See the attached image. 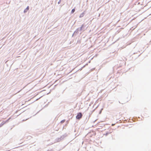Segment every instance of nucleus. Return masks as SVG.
Listing matches in <instances>:
<instances>
[{
	"label": "nucleus",
	"mask_w": 151,
	"mask_h": 151,
	"mask_svg": "<svg viewBox=\"0 0 151 151\" xmlns=\"http://www.w3.org/2000/svg\"><path fill=\"white\" fill-rule=\"evenodd\" d=\"M82 116L83 115L81 113L79 112L77 114L76 116V119L78 120H80L82 118Z\"/></svg>",
	"instance_id": "f257e3e1"
},
{
	"label": "nucleus",
	"mask_w": 151,
	"mask_h": 151,
	"mask_svg": "<svg viewBox=\"0 0 151 151\" xmlns=\"http://www.w3.org/2000/svg\"><path fill=\"white\" fill-rule=\"evenodd\" d=\"M67 136V134H65L64 135L61 136L60 138H58L56 139V140L57 142H60L63 139V138Z\"/></svg>",
	"instance_id": "f03ea898"
},
{
	"label": "nucleus",
	"mask_w": 151,
	"mask_h": 151,
	"mask_svg": "<svg viewBox=\"0 0 151 151\" xmlns=\"http://www.w3.org/2000/svg\"><path fill=\"white\" fill-rule=\"evenodd\" d=\"M79 29H77L73 34L72 36H73L74 35L76 36L78 35L79 33Z\"/></svg>",
	"instance_id": "7ed1b4c3"
},
{
	"label": "nucleus",
	"mask_w": 151,
	"mask_h": 151,
	"mask_svg": "<svg viewBox=\"0 0 151 151\" xmlns=\"http://www.w3.org/2000/svg\"><path fill=\"white\" fill-rule=\"evenodd\" d=\"M84 24H82L81 27L78 28V29H79V31L81 32L84 29Z\"/></svg>",
	"instance_id": "20e7f679"
},
{
	"label": "nucleus",
	"mask_w": 151,
	"mask_h": 151,
	"mask_svg": "<svg viewBox=\"0 0 151 151\" xmlns=\"http://www.w3.org/2000/svg\"><path fill=\"white\" fill-rule=\"evenodd\" d=\"M29 9V6H28L24 10V13L27 12V11Z\"/></svg>",
	"instance_id": "39448f33"
},
{
	"label": "nucleus",
	"mask_w": 151,
	"mask_h": 151,
	"mask_svg": "<svg viewBox=\"0 0 151 151\" xmlns=\"http://www.w3.org/2000/svg\"><path fill=\"white\" fill-rule=\"evenodd\" d=\"M85 12H83L82 13H81L79 16L80 18H81L83 17L84 14H85Z\"/></svg>",
	"instance_id": "423d86ee"
},
{
	"label": "nucleus",
	"mask_w": 151,
	"mask_h": 151,
	"mask_svg": "<svg viewBox=\"0 0 151 151\" xmlns=\"http://www.w3.org/2000/svg\"><path fill=\"white\" fill-rule=\"evenodd\" d=\"M5 124V122H2V123L0 124V127H2Z\"/></svg>",
	"instance_id": "0eeeda50"
},
{
	"label": "nucleus",
	"mask_w": 151,
	"mask_h": 151,
	"mask_svg": "<svg viewBox=\"0 0 151 151\" xmlns=\"http://www.w3.org/2000/svg\"><path fill=\"white\" fill-rule=\"evenodd\" d=\"M75 9L74 8V9H73L72 10H71V14H73V13H74V12H75Z\"/></svg>",
	"instance_id": "6e6552de"
},
{
	"label": "nucleus",
	"mask_w": 151,
	"mask_h": 151,
	"mask_svg": "<svg viewBox=\"0 0 151 151\" xmlns=\"http://www.w3.org/2000/svg\"><path fill=\"white\" fill-rule=\"evenodd\" d=\"M11 118H9L5 122H5V123L6 122H8L9 120Z\"/></svg>",
	"instance_id": "1a4fd4ad"
},
{
	"label": "nucleus",
	"mask_w": 151,
	"mask_h": 151,
	"mask_svg": "<svg viewBox=\"0 0 151 151\" xmlns=\"http://www.w3.org/2000/svg\"><path fill=\"white\" fill-rule=\"evenodd\" d=\"M65 121V119H64V120H62L60 122L61 123H63Z\"/></svg>",
	"instance_id": "9d476101"
},
{
	"label": "nucleus",
	"mask_w": 151,
	"mask_h": 151,
	"mask_svg": "<svg viewBox=\"0 0 151 151\" xmlns=\"http://www.w3.org/2000/svg\"><path fill=\"white\" fill-rule=\"evenodd\" d=\"M61 0H59V1L58 2V4H59L61 2Z\"/></svg>",
	"instance_id": "9b49d317"
},
{
	"label": "nucleus",
	"mask_w": 151,
	"mask_h": 151,
	"mask_svg": "<svg viewBox=\"0 0 151 151\" xmlns=\"http://www.w3.org/2000/svg\"><path fill=\"white\" fill-rule=\"evenodd\" d=\"M109 134V133L108 132H107V133H106L105 134V135L106 136H107V135L108 134Z\"/></svg>",
	"instance_id": "f8f14e48"
},
{
	"label": "nucleus",
	"mask_w": 151,
	"mask_h": 151,
	"mask_svg": "<svg viewBox=\"0 0 151 151\" xmlns=\"http://www.w3.org/2000/svg\"><path fill=\"white\" fill-rule=\"evenodd\" d=\"M102 109H101V110L100 111V112H99V114H101V110H102Z\"/></svg>",
	"instance_id": "ddd939ff"
},
{
	"label": "nucleus",
	"mask_w": 151,
	"mask_h": 151,
	"mask_svg": "<svg viewBox=\"0 0 151 151\" xmlns=\"http://www.w3.org/2000/svg\"><path fill=\"white\" fill-rule=\"evenodd\" d=\"M47 151H52V150H48Z\"/></svg>",
	"instance_id": "4468645a"
},
{
	"label": "nucleus",
	"mask_w": 151,
	"mask_h": 151,
	"mask_svg": "<svg viewBox=\"0 0 151 151\" xmlns=\"http://www.w3.org/2000/svg\"><path fill=\"white\" fill-rule=\"evenodd\" d=\"M85 66V65H84V66H83V67H82L81 68V70L83 68H84Z\"/></svg>",
	"instance_id": "2eb2a0df"
},
{
	"label": "nucleus",
	"mask_w": 151,
	"mask_h": 151,
	"mask_svg": "<svg viewBox=\"0 0 151 151\" xmlns=\"http://www.w3.org/2000/svg\"><path fill=\"white\" fill-rule=\"evenodd\" d=\"M41 97H42V96H41V97H40L39 98L37 99L36 100L37 101V100H38L39 99H40V98H41Z\"/></svg>",
	"instance_id": "dca6fc26"
},
{
	"label": "nucleus",
	"mask_w": 151,
	"mask_h": 151,
	"mask_svg": "<svg viewBox=\"0 0 151 151\" xmlns=\"http://www.w3.org/2000/svg\"><path fill=\"white\" fill-rule=\"evenodd\" d=\"M28 119H26L25 121V120H27ZM23 121H24V120H23Z\"/></svg>",
	"instance_id": "f3484780"
},
{
	"label": "nucleus",
	"mask_w": 151,
	"mask_h": 151,
	"mask_svg": "<svg viewBox=\"0 0 151 151\" xmlns=\"http://www.w3.org/2000/svg\"><path fill=\"white\" fill-rule=\"evenodd\" d=\"M114 125V124H112V126H113Z\"/></svg>",
	"instance_id": "a211bd4d"
},
{
	"label": "nucleus",
	"mask_w": 151,
	"mask_h": 151,
	"mask_svg": "<svg viewBox=\"0 0 151 151\" xmlns=\"http://www.w3.org/2000/svg\"><path fill=\"white\" fill-rule=\"evenodd\" d=\"M119 102L120 103V101H119Z\"/></svg>",
	"instance_id": "6ab92c4d"
},
{
	"label": "nucleus",
	"mask_w": 151,
	"mask_h": 151,
	"mask_svg": "<svg viewBox=\"0 0 151 151\" xmlns=\"http://www.w3.org/2000/svg\"><path fill=\"white\" fill-rule=\"evenodd\" d=\"M151 42V40L150 41V42Z\"/></svg>",
	"instance_id": "aec40b11"
}]
</instances>
